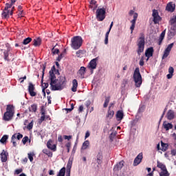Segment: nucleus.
Segmentation results:
<instances>
[{
  "label": "nucleus",
  "instance_id": "1",
  "mask_svg": "<svg viewBox=\"0 0 176 176\" xmlns=\"http://www.w3.org/2000/svg\"><path fill=\"white\" fill-rule=\"evenodd\" d=\"M50 85L51 86L52 90H63L67 85V78H65V76H60L58 79L55 78V80H54V82H52V81H50Z\"/></svg>",
  "mask_w": 176,
  "mask_h": 176
},
{
  "label": "nucleus",
  "instance_id": "2",
  "mask_svg": "<svg viewBox=\"0 0 176 176\" xmlns=\"http://www.w3.org/2000/svg\"><path fill=\"white\" fill-rule=\"evenodd\" d=\"M82 43H83V39L80 36H76L72 38L71 46L74 50H78L82 46Z\"/></svg>",
  "mask_w": 176,
  "mask_h": 176
},
{
  "label": "nucleus",
  "instance_id": "3",
  "mask_svg": "<svg viewBox=\"0 0 176 176\" xmlns=\"http://www.w3.org/2000/svg\"><path fill=\"white\" fill-rule=\"evenodd\" d=\"M13 115H14V107L13 105H7L6 112L4 113L3 119L6 121L9 122V120H12Z\"/></svg>",
  "mask_w": 176,
  "mask_h": 176
},
{
  "label": "nucleus",
  "instance_id": "4",
  "mask_svg": "<svg viewBox=\"0 0 176 176\" xmlns=\"http://www.w3.org/2000/svg\"><path fill=\"white\" fill-rule=\"evenodd\" d=\"M133 80L135 82V86L140 87L142 85V77L140 73V68H136L133 73Z\"/></svg>",
  "mask_w": 176,
  "mask_h": 176
},
{
  "label": "nucleus",
  "instance_id": "5",
  "mask_svg": "<svg viewBox=\"0 0 176 176\" xmlns=\"http://www.w3.org/2000/svg\"><path fill=\"white\" fill-rule=\"evenodd\" d=\"M107 13V7L106 6H103L102 8H98L96 10V19L98 21H104L105 20Z\"/></svg>",
  "mask_w": 176,
  "mask_h": 176
},
{
  "label": "nucleus",
  "instance_id": "6",
  "mask_svg": "<svg viewBox=\"0 0 176 176\" xmlns=\"http://www.w3.org/2000/svg\"><path fill=\"white\" fill-rule=\"evenodd\" d=\"M138 56H141V53H143L144 49H145V36L143 34H141L138 40Z\"/></svg>",
  "mask_w": 176,
  "mask_h": 176
},
{
  "label": "nucleus",
  "instance_id": "7",
  "mask_svg": "<svg viewBox=\"0 0 176 176\" xmlns=\"http://www.w3.org/2000/svg\"><path fill=\"white\" fill-rule=\"evenodd\" d=\"M10 9H12V4L6 3V6L1 13L3 19H9V17L13 14V10Z\"/></svg>",
  "mask_w": 176,
  "mask_h": 176
},
{
  "label": "nucleus",
  "instance_id": "8",
  "mask_svg": "<svg viewBox=\"0 0 176 176\" xmlns=\"http://www.w3.org/2000/svg\"><path fill=\"white\" fill-rule=\"evenodd\" d=\"M49 74H50L49 79L50 80V81H52V83H54V80L56 79V74H59L58 69H56V67L53 66L51 70L50 71Z\"/></svg>",
  "mask_w": 176,
  "mask_h": 176
},
{
  "label": "nucleus",
  "instance_id": "9",
  "mask_svg": "<svg viewBox=\"0 0 176 176\" xmlns=\"http://www.w3.org/2000/svg\"><path fill=\"white\" fill-rule=\"evenodd\" d=\"M173 46H174V43H172L167 46V47L164 51L162 60H164V58H167L168 56H170V52H171V49H173Z\"/></svg>",
  "mask_w": 176,
  "mask_h": 176
},
{
  "label": "nucleus",
  "instance_id": "10",
  "mask_svg": "<svg viewBox=\"0 0 176 176\" xmlns=\"http://www.w3.org/2000/svg\"><path fill=\"white\" fill-rule=\"evenodd\" d=\"M152 16L153 17L154 24H159V23H160V21L162 20V17L159 16V12L157 10H153Z\"/></svg>",
  "mask_w": 176,
  "mask_h": 176
},
{
  "label": "nucleus",
  "instance_id": "11",
  "mask_svg": "<svg viewBox=\"0 0 176 176\" xmlns=\"http://www.w3.org/2000/svg\"><path fill=\"white\" fill-rule=\"evenodd\" d=\"M97 61H98V57L92 59L88 65V68L89 69H96L97 68Z\"/></svg>",
  "mask_w": 176,
  "mask_h": 176
},
{
  "label": "nucleus",
  "instance_id": "12",
  "mask_svg": "<svg viewBox=\"0 0 176 176\" xmlns=\"http://www.w3.org/2000/svg\"><path fill=\"white\" fill-rule=\"evenodd\" d=\"M137 19H138V14L136 12L133 14V19L131 21V25L130 27L131 34H133L134 31V28H135V22L137 21Z\"/></svg>",
  "mask_w": 176,
  "mask_h": 176
},
{
  "label": "nucleus",
  "instance_id": "13",
  "mask_svg": "<svg viewBox=\"0 0 176 176\" xmlns=\"http://www.w3.org/2000/svg\"><path fill=\"white\" fill-rule=\"evenodd\" d=\"M143 157L142 153H139L133 161V166H138L142 162Z\"/></svg>",
  "mask_w": 176,
  "mask_h": 176
},
{
  "label": "nucleus",
  "instance_id": "14",
  "mask_svg": "<svg viewBox=\"0 0 176 176\" xmlns=\"http://www.w3.org/2000/svg\"><path fill=\"white\" fill-rule=\"evenodd\" d=\"M34 90H35L34 84L32 82H30L28 86V91L31 97H35V96H36V92H34Z\"/></svg>",
  "mask_w": 176,
  "mask_h": 176
},
{
  "label": "nucleus",
  "instance_id": "15",
  "mask_svg": "<svg viewBox=\"0 0 176 176\" xmlns=\"http://www.w3.org/2000/svg\"><path fill=\"white\" fill-rule=\"evenodd\" d=\"M23 138V134L20 133H14L11 138V142H16V140H20Z\"/></svg>",
  "mask_w": 176,
  "mask_h": 176
},
{
  "label": "nucleus",
  "instance_id": "16",
  "mask_svg": "<svg viewBox=\"0 0 176 176\" xmlns=\"http://www.w3.org/2000/svg\"><path fill=\"white\" fill-rule=\"evenodd\" d=\"M47 146L48 149H50L51 151H53L54 152H56L57 150V146L56 144H53V141L49 140L47 142Z\"/></svg>",
  "mask_w": 176,
  "mask_h": 176
},
{
  "label": "nucleus",
  "instance_id": "17",
  "mask_svg": "<svg viewBox=\"0 0 176 176\" xmlns=\"http://www.w3.org/2000/svg\"><path fill=\"white\" fill-rule=\"evenodd\" d=\"M166 10L167 12H170V13H173L174 10H175V4L173 3V2H170L166 5Z\"/></svg>",
  "mask_w": 176,
  "mask_h": 176
},
{
  "label": "nucleus",
  "instance_id": "18",
  "mask_svg": "<svg viewBox=\"0 0 176 176\" xmlns=\"http://www.w3.org/2000/svg\"><path fill=\"white\" fill-rule=\"evenodd\" d=\"M123 166H124V161H121V162H118L117 164L115 165V166L113 168V171H115L116 173L117 171L122 170V168H123Z\"/></svg>",
  "mask_w": 176,
  "mask_h": 176
},
{
  "label": "nucleus",
  "instance_id": "19",
  "mask_svg": "<svg viewBox=\"0 0 176 176\" xmlns=\"http://www.w3.org/2000/svg\"><path fill=\"white\" fill-rule=\"evenodd\" d=\"M89 8L94 12L98 8V4H97V1L96 0H91L89 3Z\"/></svg>",
  "mask_w": 176,
  "mask_h": 176
},
{
  "label": "nucleus",
  "instance_id": "20",
  "mask_svg": "<svg viewBox=\"0 0 176 176\" xmlns=\"http://www.w3.org/2000/svg\"><path fill=\"white\" fill-rule=\"evenodd\" d=\"M162 126L166 130V131H168V130H171V129H173V127H174L173 124H171L170 122H167V121H164L163 122Z\"/></svg>",
  "mask_w": 176,
  "mask_h": 176
},
{
  "label": "nucleus",
  "instance_id": "21",
  "mask_svg": "<svg viewBox=\"0 0 176 176\" xmlns=\"http://www.w3.org/2000/svg\"><path fill=\"white\" fill-rule=\"evenodd\" d=\"M145 56L147 57V60L151 58L153 56V47L148 48L146 50Z\"/></svg>",
  "mask_w": 176,
  "mask_h": 176
},
{
  "label": "nucleus",
  "instance_id": "22",
  "mask_svg": "<svg viewBox=\"0 0 176 176\" xmlns=\"http://www.w3.org/2000/svg\"><path fill=\"white\" fill-rule=\"evenodd\" d=\"M168 120H173L175 118V113L173 110H169L166 113Z\"/></svg>",
  "mask_w": 176,
  "mask_h": 176
},
{
  "label": "nucleus",
  "instance_id": "23",
  "mask_svg": "<svg viewBox=\"0 0 176 176\" xmlns=\"http://www.w3.org/2000/svg\"><path fill=\"white\" fill-rule=\"evenodd\" d=\"M46 67L44 66L43 69V76H42V80H41V86L43 87V89H47V87H49V84L47 82H43V76L45 75V69Z\"/></svg>",
  "mask_w": 176,
  "mask_h": 176
},
{
  "label": "nucleus",
  "instance_id": "24",
  "mask_svg": "<svg viewBox=\"0 0 176 176\" xmlns=\"http://www.w3.org/2000/svg\"><path fill=\"white\" fill-rule=\"evenodd\" d=\"M1 159L3 163L6 162V161L8 160V153H6L5 150H3V151L1 153Z\"/></svg>",
  "mask_w": 176,
  "mask_h": 176
},
{
  "label": "nucleus",
  "instance_id": "25",
  "mask_svg": "<svg viewBox=\"0 0 176 176\" xmlns=\"http://www.w3.org/2000/svg\"><path fill=\"white\" fill-rule=\"evenodd\" d=\"M9 52H10V49H8L7 51L3 52L4 60H6V61H10V58H9V56H12V53Z\"/></svg>",
  "mask_w": 176,
  "mask_h": 176
},
{
  "label": "nucleus",
  "instance_id": "26",
  "mask_svg": "<svg viewBox=\"0 0 176 176\" xmlns=\"http://www.w3.org/2000/svg\"><path fill=\"white\" fill-rule=\"evenodd\" d=\"M116 119L118 122H120L122 119H123V117L124 116V114L123 113L122 111H118L116 115Z\"/></svg>",
  "mask_w": 176,
  "mask_h": 176
},
{
  "label": "nucleus",
  "instance_id": "27",
  "mask_svg": "<svg viewBox=\"0 0 176 176\" xmlns=\"http://www.w3.org/2000/svg\"><path fill=\"white\" fill-rule=\"evenodd\" d=\"M77 89H78V80H76V79H74L72 81V91L75 93V92H76Z\"/></svg>",
  "mask_w": 176,
  "mask_h": 176
},
{
  "label": "nucleus",
  "instance_id": "28",
  "mask_svg": "<svg viewBox=\"0 0 176 176\" xmlns=\"http://www.w3.org/2000/svg\"><path fill=\"white\" fill-rule=\"evenodd\" d=\"M113 115H115V112L113 110H111V106L109 107V111L107 112V115L106 116L107 119H112L113 118Z\"/></svg>",
  "mask_w": 176,
  "mask_h": 176
},
{
  "label": "nucleus",
  "instance_id": "29",
  "mask_svg": "<svg viewBox=\"0 0 176 176\" xmlns=\"http://www.w3.org/2000/svg\"><path fill=\"white\" fill-rule=\"evenodd\" d=\"M157 166L158 167V168H160L161 171H164L167 170L166 165L159 161L157 162Z\"/></svg>",
  "mask_w": 176,
  "mask_h": 176
},
{
  "label": "nucleus",
  "instance_id": "30",
  "mask_svg": "<svg viewBox=\"0 0 176 176\" xmlns=\"http://www.w3.org/2000/svg\"><path fill=\"white\" fill-rule=\"evenodd\" d=\"M42 42V40L41 38H36L33 40V45L34 46H41V43Z\"/></svg>",
  "mask_w": 176,
  "mask_h": 176
},
{
  "label": "nucleus",
  "instance_id": "31",
  "mask_svg": "<svg viewBox=\"0 0 176 176\" xmlns=\"http://www.w3.org/2000/svg\"><path fill=\"white\" fill-rule=\"evenodd\" d=\"M89 145H90V142H89V140L85 141L82 145L81 151H85V149H87V148H89Z\"/></svg>",
  "mask_w": 176,
  "mask_h": 176
},
{
  "label": "nucleus",
  "instance_id": "32",
  "mask_svg": "<svg viewBox=\"0 0 176 176\" xmlns=\"http://www.w3.org/2000/svg\"><path fill=\"white\" fill-rule=\"evenodd\" d=\"M166 36V30H164L160 34L159 38V45H162V42H163V39H164V36Z\"/></svg>",
  "mask_w": 176,
  "mask_h": 176
},
{
  "label": "nucleus",
  "instance_id": "33",
  "mask_svg": "<svg viewBox=\"0 0 176 176\" xmlns=\"http://www.w3.org/2000/svg\"><path fill=\"white\" fill-rule=\"evenodd\" d=\"M78 74L79 75H80L82 78H83V76H85V74H86V67H81L78 71Z\"/></svg>",
  "mask_w": 176,
  "mask_h": 176
},
{
  "label": "nucleus",
  "instance_id": "34",
  "mask_svg": "<svg viewBox=\"0 0 176 176\" xmlns=\"http://www.w3.org/2000/svg\"><path fill=\"white\" fill-rule=\"evenodd\" d=\"M176 32L174 30H171L170 29L169 30L168 32V36L170 39H172V38H174L175 36Z\"/></svg>",
  "mask_w": 176,
  "mask_h": 176
},
{
  "label": "nucleus",
  "instance_id": "35",
  "mask_svg": "<svg viewBox=\"0 0 176 176\" xmlns=\"http://www.w3.org/2000/svg\"><path fill=\"white\" fill-rule=\"evenodd\" d=\"M86 51L80 50L76 52V57H82L83 54H85Z\"/></svg>",
  "mask_w": 176,
  "mask_h": 176
},
{
  "label": "nucleus",
  "instance_id": "36",
  "mask_svg": "<svg viewBox=\"0 0 176 176\" xmlns=\"http://www.w3.org/2000/svg\"><path fill=\"white\" fill-rule=\"evenodd\" d=\"M160 176H170V173H168V170L167 169L166 170H161L159 173Z\"/></svg>",
  "mask_w": 176,
  "mask_h": 176
},
{
  "label": "nucleus",
  "instance_id": "37",
  "mask_svg": "<svg viewBox=\"0 0 176 176\" xmlns=\"http://www.w3.org/2000/svg\"><path fill=\"white\" fill-rule=\"evenodd\" d=\"M43 153L47 155V156H48L49 157H52V156H53V153L47 149H43Z\"/></svg>",
  "mask_w": 176,
  "mask_h": 176
},
{
  "label": "nucleus",
  "instance_id": "38",
  "mask_svg": "<svg viewBox=\"0 0 176 176\" xmlns=\"http://www.w3.org/2000/svg\"><path fill=\"white\" fill-rule=\"evenodd\" d=\"M9 138V135H4L1 139L0 140V142L1 144H5V142H6V141H8V139Z\"/></svg>",
  "mask_w": 176,
  "mask_h": 176
},
{
  "label": "nucleus",
  "instance_id": "39",
  "mask_svg": "<svg viewBox=\"0 0 176 176\" xmlns=\"http://www.w3.org/2000/svg\"><path fill=\"white\" fill-rule=\"evenodd\" d=\"M97 163L98 164H101L102 163V155H101L100 153H99L97 155Z\"/></svg>",
  "mask_w": 176,
  "mask_h": 176
},
{
  "label": "nucleus",
  "instance_id": "40",
  "mask_svg": "<svg viewBox=\"0 0 176 176\" xmlns=\"http://www.w3.org/2000/svg\"><path fill=\"white\" fill-rule=\"evenodd\" d=\"M57 176H65V168H64V167L62 168L59 170V172H58Z\"/></svg>",
  "mask_w": 176,
  "mask_h": 176
},
{
  "label": "nucleus",
  "instance_id": "41",
  "mask_svg": "<svg viewBox=\"0 0 176 176\" xmlns=\"http://www.w3.org/2000/svg\"><path fill=\"white\" fill-rule=\"evenodd\" d=\"M72 168V160H69L67 164V171H71Z\"/></svg>",
  "mask_w": 176,
  "mask_h": 176
},
{
  "label": "nucleus",
  "instance_id": "42",
  "mask_svg": "<svg viewBox=\"0 0 176 176\" xmlns=\"http://www.w3.org/2000/svg\"><path fill=\"white\" fill-rule=\"evenodd\" d=\"M109 38V31H107L105 34L104 45H108Z\"/></svg>",
  "mask_w": 176,
  "mask_h": 176
},
{
  "label": "nucleus",
  "instance_id": "43",
  "mask_svg": "<svg viewBox=\"0 0 176 176\" xmlns=\"http://www.w3.org/2000/svg\"><path fill=\"white\" fill-rule=\"evenodd\" d=\"M85 107L87 108V114L89 113V108L90 105H91V101L90 100H87L85 103Z\"/></svg>",
  "mask_w": 176,
  "mask_h": 176
},
{
  "label": "nucleus",
  "instance_id": "44",
  "mask_svg": "<svg viewBox=\"0 0 176 176\" xmlns=\"http://www.w3.org/2000/svg\"><path fill=\"white\" fill-rule=\"evenodd\" d=\"M31 41H32V38L28 37L23 40V45H28Z\"/></svg>",
  "mask_w": 176,
  "mask_h": 176
},
{
  "label": "nucleus",
  "instance_id": "45",
  "mask_svg": "<svg viewBox=\"0 0 176 176\" xmlns=\"http://www.w3.org/2000/svg\"><path fill=\"white\" fill-rule=\"evenodd\" d=\"M37 107L36 104H32L31 107H30V112H36Z\"/></svg>",
  "mask_w": 176,
  "mask_h": 176
},
{
  "label": "nucleus",
  "instance_id": "46",
  "mask_svg": "<svg viewBox=\"0 0 176 176\" xmlns=\"http://www.w3.org/2000/svg\"><path fill=\"white\" fill-rule=\"evenodd\" d=\"M109 100H110L109 97L106 98L104 103L103 104L104 108H107V107H108V104H109Z\"/></svg>",
  "mask_w": 176,
  "mask_h": 176
},
{
  "label": "nucleus",
  "instance_id": "47",
  "mask_svg": "<svg viewBox=\"0 0 176 176\" xmlns=\"http://www.w3.org/2000/svg\"><path fill=\"white\" fill-rule=\"evenodd\" d=\"M145 111V107L144 105H142L139 107L138 113H142Z\"/></svg>",
  "mask_w": 176,
  "mask_h": 176
},
{
  "label": "nucleus",
  "instance_id": "48",
  "mask_svg": "<svg viewBox=\"0 0 176 176\" xmlns=\"http://www.w3.org/2000/svg\"><path fill=\"white\" fill-rule=\"evenodd\" d=\"M170 25H176V16L172 18L170 21Z\"/></svg>",
  "mask_w": 176,
  "mask_h": 176
},
{
  "label": "nucleus",
  "instance_id": "49",
  "mask_svg": "<svg viewBox=\"0 0 176 176\" xmlns=\"http://www.w3.org/2000/svg\"><path fill=\"white\" fill-rule=\"evenodd\" d=\"M28 155L29 160H30V162H32L34 160V153H29Z\"/></svg>",
  "mask_w": 176,
  "mask_h": 176
},
{
  "label": "nucleus",
  "instance_id": "50",
  "mask_svg": "<svg viewBox=\"0 0 176 176\" xmlns=\"http://www.w3.org/2000/svg\"><path fill=\"white\" fill-rule=\"evenodd\" d=\"M116 134H118V133L116 131H113V133H111L110 134V140H111V141L113 140V138H115V136L116 135Z\"/></svg>",
  "mask_w": 176,
  "mask_h": 176
},
{
  "label": "nucleus",
  "instance_id": "51",
  "mask_svg": "<svg viewBox=\"0 0 176 176\" xmlns=\"http://www.w3.org/2000/svg\"><path fill=\"white\" fill-rule=\"evenodd\" d=\"M22 142H23V145H25V144H27V142H28V136H25L22 139Z\"/></svg>",
  "mask_w": 176,
  "mask_h": 176
},
{
  "label": "nucleus",
  "instance_id": "52",
  "mask_svg": "<svg viewBox=\"0 0 176 176\" xmlns=\"http://www.w3.org/2000/svg\"><path fill=\"white\" fill-rule=\"evenodd\" d=\"M32 127H34V122H31L27 126L28 130H32Z\"/></svg>",
  "mask_w": 176,
  "mask_h": 176
},
{
  "label": "nucleus",
  "instance_id": "53",
  "mask_svg": "<svg viewBox=\"0 0 176 176\" xmlns=\"http://www.w3.org/2000/svg\"><path fill=\"white\" fill-rule=\"evenodd\" d=\"M162 151H167V144H164L163 142H162Z\"/></svg>",
  "mask_w": 176,
  "mask_h": 176
},
{
  "label": "nucleus",
  "instance_id": "54",
  "mask_svg": "<svg viewBox=\"0 0 176 176\" xmlns=\"http://www.w3.org/2000/svg\"><path fill=\"white\" fill-rule=\"evenodd\" d=\"M58 52H59L58 49L54 48V47L52 48L53 54H58Z\"/></svg>",
  "mask_w": 176,
  "mask_h": 176
},
{
  "label": "nucleus",
  "instance_id": "55",
  "mask_svg": "<svg viewBox=\"0 0 176 176\" xmlns=\"http://www.w3.org/2000/svg\"><path fill=\"white\" fill-rule=\"evenodd\" d=\"M66 148L67 149V153H69V148H71V142H67L66 144Z\"/></svg>",
  "mask_w": 176,
  "mask_h": 176
},
{
  "label": "nucleus",
  "instance_id": "56",
  "mask_svg": "<svg viewBox=\"0 0 176 176\" xmlns=\"http://www.w3.org/2000/svg\"><path fill=\"white\" fill-rule=\"evenodd\" d=\"M168 73L173 74H174V67H170L168 69Z\"/></svg>",
  "mask_w": 176,
  "mask_h": 176
},
{
  "label": "nucleus",
  "instance_id": "57",
  "mask_svg": "<svg viewBox=\"0 0 176 176\" xmlns=\"http://www.w3.org/2000/svg\"><path fill=\"white\" fill-rule=\"evenodd\" d=\"M90 137V131H87L85 133V140L89 138Z\"/></svg>",
  "mask_w": 176,
  "mask_h": 176
},
{
  "label": "nucleus",
  "instance_id": "58",
  "mask_svg": "<svg viewBox=\"0 0 176 176\" xmlns=\"http://www.w3.org/2000/svg\"><path fill=\"white\" fill-rule=\"evenodd\" d=\"M170 30L172 31H175V32H176V25H170Z\"/></svg>",
  "mask_w": 176,
  "mask_h": 176
},
{
  "label": "nucleus",
  "instance_id": "59",
  "mask_svg": "<svg viewBox=\"0 0 176 176\" xmlns=\"http://www.w3.org/2000/svg\"><path fill=\"white\" fill-rule=\"evenodd\" d=\"M42 115H43V116L41 117V118H40V120H39V122H40V123H42V122H43V120H45V113H43Z\"/></svg>",
  "mask_w": 176,
  "mask_h": 176
},
{
  "label": "nucleus",
  "instance_id": "60",
  "mask_svg": "<svg viewBox=\"0 0 176 176\" xmlns=\"http://www.w3.org/2000/svg\"><path fill=\"white\" fill-rule=\"evenodd\" d=\"M67 112H71L74 109V103L71 104V108L70 109H65Z\"/></svg>",
  "mask_w": 176,
  "mask_h": 176
},
{
  "label": "nucleus",
  "instance_id": "61",
  "mask_svg": "<svg viewBox=\"0 0 176 176\" xmlns=\"http://www.w3.org/2000/svg\"><path fill=\"white\" fill-rule=\"evenodd\" d=\"M65 140H67L68 141H69V140H71V138H72V135H64L63 136Z\"/></svg>",
  "mask_w": 176,
  "mask_h": 176
},
{
  "label": "nucleus",
  "instance_id": "62",
  "mask_svg": "<svg viewBox=\"0 0 176 176\" xmlns=\"http://www.w3.org/2000/svg\"><path fill=\"white\" fill-rule=\"evenodd\" d=\"M172 156H176V149H173L170 151Z\"/></svg>",
  "mask_w": 176,
  "mask_h": 176
},
{
  "label": "nucleus",
  "instance_id": "63",
  "mask_svg": "<svg viewBox=\"0 0 176 176\" xmlns=\"http://www.w3.org/2000/svg\"><path fill=\"white\" fill-rule=\"evenodd\" d=\"M139 64H140V65L141 66V67H143V65H144V58H141L140 59V62H139Z\"/></svg>",
  "mask_w": 176,
  "mask_h": 176
},
{
  "label": "nucleus",
  "instance_id": "64",
  "mask_svg": "<svg viewBox=\"0 0 176 176\" xmlns=\"http://www.w3.org/2000/svg\"><path fill=\"white\" fill-rule=\"evenodd\" d=\"M83 109H84L83 105H80L78 108V111L83 112Z\"/></svg>",
  "mask_w": 176,
  "mask_h": 176
}]
</instances>
